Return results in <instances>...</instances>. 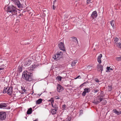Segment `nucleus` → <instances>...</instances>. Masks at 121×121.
<instances>
[{
    "label": "nucleus",
    "mask_w": 121,
    "mask_h": 121,
    "mask_svg": "<svg viewBox=\"0 0 121 121\" xmlns=\"http://www.w3.org/2000/svg\"><path fill=\"white\" fill-rule=\"evenodd\" d=\"M7 11L8 13H9L12 15H16L17 13V10L13 6L8 7L7 8Z\"/></svg>",
    "instance_id": "obj_1"
},
{
    "label": "nucleus",
    "mask_w": 121,
    "mask_h": 121,
    "mask_svg": "<svg viewBox=\"0 0 121 121\" xmlns=\"http://www.w3.org/2000/svg\"><path fill=\"white\" fill-rule=\"evenodd\" d=\"M31 73H30L27 71H24L22 73V76L23 79L29 81L32 80V77L31 75H29L31 74Z\"/></svg>",
    "instance_id": "obj_2"
},
{
    "label": "nucleus",
    "mask_w": 121,
    "mask_h": 121,
    "mask_svg": "<svg viewBox=\"0 0 121 121\" xmlns=\"http://www.w3.org/2000/svg\"><path fill=\"white\" fill-rule=\"evenodd\" d=\"M13 91V87H5L4 88L3 93H7L8 95H11L12 94Z\"/></svg>",
    "instance_id": "obj_3"
},
{
    "label": "nucleus",
    "mask_w": 121,
    "mask_h": 121,
    "mask_svg": "<svg viewBox=\"0 0 121 121\" xmlns=\"http://www.w3.org/2000/svg\"><path fill=\"white\" fill-rule=\"evenodd\" d=\"M62 54V52H58V53L54 55L53 56V58L55 60H58L62 57H63Z\"/></svg>",
    "instance_id": "obj_4"
},
{
    "label": "nucleus",
    "mask_w": 121,
    "mask_h": 121,
    "mask_svg": "<svg viewBox=\"0 0 121 121\" xmlns=\"http://www.w3.org/2000/svg\"><path fill=\"white\" fill-rule=\"evenodd\" d=\"M6 117V114L5 112H0V120H2L5 119Z\"/></svg>",
    "instance_id": "obj_5"
},
{
    "label": "nucleus",
    "mask_w": 121,
    "mask_h": 121,
    "mask_svg": "<svg viewBox=\"0 0 121 121\" xmlns=\"http://www.w3.org/2000/svg\"><path fill=\"white\" fill-rule=\"evenodd\" d=\"M49 101H51L52 106L53 108L54 109L57 110L58 108L57 104H55L54 105V100H53V98H51L50 100H49Z\"/></svg>",
    "instance_id": "obj_6"
},
{
    "label": "nucleus",
    "mask_w": 121,
    "mask_h": 121,
    "mask_svg": "<svg viewBox=\"0 0 121 121\" xmlns=\"http://www.w3.org/2000/svg\"><path fill=\"white\" fill-rule=\"evenodd\" d=\"M58 47L60 49L63 51H65L64 43H63L59 42L58 44Z\"/></svg>",
    "instance_id": "obj_7"
},
{
    "label": "nucleus",
    "mask_w": 121,
    "mask_h": 121,
    "mask_svg": "<svg viewBox=\"0 0 121 121\" xmlns=\"http://www.w3.org/2000/svg\"><path fill=\"white\" fill-rule=\"evenodd\" d=\"M15 4L17 5L19 8H21L22 7L21 4L20 3L19 1L18 0H12Z\"/></svg>",
    "instance_id": "obj_8"
},
{
    "label": "nucleus",
    "mask_w": 121,
    "mask_h": 121,
    "mask_svg": "<svg viewBox=\"0 0 121 121\" xmlns=\"http://www.w3.org/2000/svg\"><path fill=\"white\" fill-rule=\"evenodd\" d=\"M29 58H27L26 60L24 62V65L26 66L30 65L31 62V60Z\"/></svg>",
    "instance_id": "obj_9"
},
{
    "label": "nucleus",
    "mask_w": 121,
    "mask_h": 121,
    "mask_svg": "<svg viewBox=\"0 0 121 121\" xmlns=\"http://www.w3.org/2000/svg\"><path fill=\"white\" fill-rule=\"evenodd\" d=\"M103 96H99L98 97V100H99V102L100 103L102 101H103L104 103H103V104H105L106 103V101L105 100L103 99Z\"/></svg>",
    "instance_id": "obj_10"
},
{
    "label": "nucleus",
    "mask_w": 121,
    "mask_h": 121,
    "mask_svg": "<svg viewBox=\"0 0 121 121\" xmlns=\"http://www.w3.org/2000/svg\"><path fill=\"white\" fill-rule=\"evenodd\" d=\"M103 66L99 64L97 65V69L98 71H101V73H102V71L103 70Z\"/></svg>",
    "instance_id": "obj_11"
},
{
    "label": "nucleus",
    "mask_w": 121,
    "mask_h": 121,
    "mask_svg": "<svg viewBox=\"0 0 121 121\" xmlns=\"http://www.w3.org/2000/svg\"><path fill=\"white\" fill-rule=\"evenodd\" d=\"M97 15V13L96 11H94L91 14V17L93 19L95 18Z\"/></svg>",
    "instance_id": "obj_12"
},
{
    "label": "nucleus",
    "mask_w": 121,
    "mask_h": 121,
    "mask_svg": "<svg viewBox=\"0 0 121 121\" xmlns=\"http://www.w3.org/2000/svg\"><path fill=\"white\" fill-rule=\"evenodd\" d=\"M57 91L59 92L63 90V87L60 85L58 84L57 87Z\"/></svg>",
    "instance_id": "obj_13"
},
{
    "label": "nucleus",
    "mask_w": 121,
    "mask_h": 121,
    "mask_svg": "<svg viewBox=\"0 0 121 121\" xmlns=\"http://www.w3.org/2000/svg\"><path fill=\"white\" fill-rule=\"evenodd\" d=\"M7 106V105L6 103H2L0 104V108H4Z\"/></svg>",
    "instance_id": "obj_14"
},
{
    "label": "nucleus",
    "mask_w": 121,
    "mask_h": 121,
    "mask_svg": "<svg viewBox=\"0 0 121 121\" xmlns=\"http://www.w3.org/2000/svg\"><path fill=\"white\" fill-rule=\"evenodd\" d=\"M35 67V65H33L32 66L28 68V70L30 72H32L34 70V69Z\"/></svg>",
    "instance_id": "obj_15"
},
{
    "label": "nucleus",
    "mask_w": 121,
    "mask_h": 121,
    "mask_svg": "<svg viewBox=\"0 0 121 121\" xmlns=\"http://www.w3.org/2000/svg\"><path fill=\"white\" fill-rule=\"evenodd\" d=\"M102 57V55L101 54H100L98 56L97 58V61L99 64L101 63V58Z\"/></svg>",
    "instance_id": "obj_16"
},
{
    "label": "nucleus",
    "mask_w": 121,
    "mask_h": 121,
    "mask_svg": "<svg viewBox=\"0 0 121 121\" xmlns=\"http://www.w3.org/2000/svg\"><path fill=\"white\" fill-rule=\"evenodd\" d=\"M57 110L56 109H52L51 110V112L52 115L55 114L56 113Z\"/></svg>",
    "instance_id": "obj_17"
},
{
    "label": "nucleus",
    "mask_w": 121,
    "mask_h": 121,
    "mask_svg": "<svg viewBox=\"0 0 121 121\" xmlns=\"http://www.w3.org/2000/svg\"><path fill=\"white\" fill-rule=\"evenodd\" d=\"M106 69L107 70L106 71V72H110L111 70H112L113 69L110 66L109 67L108 66L106 68Z\"/></svg>",
    "instance_id": "obj_18"
},
{
    "label": "nucleus",
    "mask_w": 121,
    "mask_h": 121,
    "mask_svg": "<svg viewBox=\"0 0 121 121\" xmlns=\"http://www.w3.org/2000/svg\"><path fill=\"white\" fill-rule=\"evenodd\" d=\"M32 109L31 108H30L28 109L27 111V113L28 114H31L32 112Z\"/></svg>",
    "instance_id": "obj_19"
},
{
    "label": "nucleus",
    "mask_w": 121,
    "mask_h": 121,
    "mask_svg": "<svg viewBox=\"0 0 121 121\" xmlns=\"http://www.w3.org/2000/svg\"><path fill=\"white\" fill-rule=\"evenodd\" d=\"M42 100V99L40 98L36 101V103L37 104H39L41 103Z\"/></svg>",
    "instance_id": "obj_20"
},
{
    "label": "nucleus",
    "mask_w": 121,
    "mask_h": 121,
    "mask_svg": "<svg viewBox=\"0 0 121 121\" xmlns=\"http://www.w3.org/2000/svg\"><path fill=\"white\" fill-rule=\"evenodd\" d=\"M72 39V41L74 42L75 43L77 42V43L78 42V41L77 39L76 38L73 37L71 38Z\"/></svg>",
    "instance_id": "obj_21"
},
{
    "label": "nucleus",
    "mask_w": 121,
    "mask_h": 121,
    "mask_svg": "<svg viewBox=\"0 0 121 121\" xmlns=\"http://www.w3.org/2000/svg\"><path fill=\"white\" fill-rule=\"evenodd\" d=\"M117 47L119 48H121V43L120 42H118L115 44Z\"/></svg>",
    "instance_id": "obj_22"
},
{
    "label": "nucleus",
    "mask_w": 121,
    "mask_h": 121,
    "mask_svg": "<svg viewBox=\"0 0 121 121\" xmlns=\"http://www.w3.org/2000/svg\"><path fill=\"white\" fill-rule=\"evenodd\" d=\"M90 89L89 88H85L84 89V91L86 93L89 92L90 91Z\"/></svg>",
    "instance_id": "obj_23"
},
{
    "label": "nucleus",
    "mask_w": 121,
    "mask_h": 121,
    "mask_svg": "<svg viewBox=\"0 0 121 121\" xmlns=\"http://www.w3.org/2000/svg\"><path fill=\"white\" fill-rule=\"evenodd\" d=\"M77 62V60H75L73 61L71 64L72 66H74Z\"/></svg>",
    "instance_id": "obj_24"
},
{
    "label": "nucleus",
    "mask_w": 121,
    "mask_h": 121,
    "mask_svg": "<svg viewBox=\"0 0 121 121\" xmlns=\"http://www.w3.org/2000/svg\"><path fill=\"white\" fill-rule=\"evenodd\" d=\"M62 77L60 76H58L56 77V79L58 81H60Z\"/></svg>",
    "instance_id": "obj_25"
},
{
    "label": "nucleus",
    "mask_w": 121,
    "mask_h": 121,
    "mask_svg": "<svg viewBox=\"0 0 121 121\" xmlns=\"http://www.w3.org/2000/svg\"><path fill=\"white\" fill-rule=\"evenodd\" d=\"M114 41L115 42V43L116 44L117 43H118V41L119 40V39L117 38H114Z\"/></svg>",
    "instance_id": "obj_26"
},
{
    "label": "nucleus",
    "mask_w": 121,
    "mask_h": 121,
    "mask_svg": "<svg viewBox=\"0 0 121 121\" xmlns=\"http://www.w3.org/2000/svg\"><path fill=\"white\" fill-rule=\"evenodd\" d=\"M116 60L117 61H121V56L119 57H116Z\"/></svg>",
    "instance_id": "obj_27"
},
{
    "label": "nucleus",
    "mask_w": 121,
    "mask_h": 121,
    "mask_svg": "<svg viewBox=\"0 0 121 121\" xmlns=\"http://www.w3.org/2000/svg\"><path fill=\"white\" fill-rule=\"evenodd\" d=\"M111 25L112 27H113L114 26V24L115 23V22L113 20H112L110 22Z\"/></svg>",
    "instance_id": "obj_28"
},
{
    "label": "nucleus",
    "mask_w": 121,
    "mask_h": 121,
    "mask_svg": "<svg viewBox=\"0 0 121 121\" xmlns=\"http://www.w3.org/2000/svg\"><path fill=\"white\" fill-rule=\"evenodd\" d=\"M108 90L109 91H111L112 90V86L110 85V86H108Z\"/></svg>",
    "instance_id": "obj_29"
},
{
    "label": "nucleus",
    "mask_w": 121,
    "mask_h": 121,
    "mask_svg": "<svg viewBox=\"0 0 121 121\" xmlns=\"http://www.w3.org/2000/svg\"><path fill=\"white\" fill-rule=\"evenodd\" d=\"M21 89L22 91L24 92H26V90L25 89V87H24L21 86Z\"/></svg>",
    "instance_id": "obj_30"
},
{
    "label": "nucleus",
    "mask_w": 121,
    "mask_h": 121,
    "mask_svg": "<svg viewBox=\"0 0 121 121\" xmlns=\"http://www.w3.org/2000/svg\"><path fill=\"white\" fill-rule=\"evenodd\" d=\"M87 68L89 69H90V70H91L92 69V66H88L87 67Z\"/></svg>",
    "instance_id": "obj_31"
},
{
    "label": "nucleus",
    "mask_w": 121,
    "mask_h": 121,
    "mask_svg": "<svg viewBox=\"0 0 121 121\" xmlns=\"http://www.w3.org/2000/svg\"><path fill=\"white\" fill-rule=\"evenodd\" d=\"M93 103L95 104H97L100 103L99 102V101H94Z\"/></svg>",
    "instance_id": "obj_32"
},
{
    "label": "nucleus",
    "mask_w": 121,
    "mask_h": 121,
    "mask_svg": "<svg viewBox=\"0 0 121 121\" xmlns=\"http://www.w3.org/2000/svg\"><path fill=\"white\" fill-rule=\"evenodd\" d=\"M113 112L115 113L116 114H117V113L118 112V111L116 109H115L114 110H113Z\"/></svg>",
    "instance_id": "obj_33"
},
{
    "label": "nucleus",
    "mask_w": 121,
    "mask_h": 121,
    "mask_svg": "<svg viewBox=\"0 0 121 121\" xmlns=\"http://www.w3.org/2000/svg\"><path fill=\"white\" fill-rule=\"evenodd\" d=\"M86 93L84 91L82 93V96H84L86 95Z\"/></svg>",
    "instance_id": "obj_34"
},
{
    "label": "nucleus",
    "mask_w": 121,
    "mask_h": 121,
    "mask_svg": "<svg viewBox=\"0 0 121 121\" xmlns=\"http://www.w3.org/2000/svg\"><path fill=\"white\" fill-rule=\"evenodd\" d=\"M57 5H53L52 6V9L53 10H55L56 8V6Z\"/></svg>",
    "instance_id": "obj_35"
},
{
    "label": "nucleus",
    "mask_w": 121,
    "mask_h": 121,
    "mask_svg": "<svg viewBox=\"0 0 121 121\" xmlns=\"http://www.w3.org/2000/svg\"><path fill=\"white\" fill-rule=\"evenodd\" d=\"M94 92L95 93H96L99 91V90L97 89H95L94 91Z\"/></svg>",
    "instance_id": "obj_36"
},
{
    "label": "nucleus",
    "mask_w": 121,
    "mask_h": 121,
    "mask_svg": "<svg viewBox=\"0 0 121 121\" xmlns=\"http://www.w3.org/2000/svg\"><path fill=\"white\" fill-rule=\"evenodd\" d=\"M95 82H99V79H97V78H95Z\"/></svg>",
    "instance_id": "obj_37"
},
{
    "label": "nucleus",
    "mask_w": 121,
    "mask_h": 121,
    "mask_svg": "<svg viewBox=\"0 0 121 121\" xmlns=\"http://www.w3.org/2000/svg\"><path fill=\"white\" fill-rule=\"evenodd\" d=\"M66 107V105L65 104H64L63 105L62 108L63 109H64Z\"/></svg>",
    "instance_id": "obj_38"
},
{
    "label": "nucleus",
    "mask_w": 121,
    "mask_h": 121,
    "mask_svg": "<svg viewBox=\"0 0 121 121\" xmlns=\"http://www.w3.org/2000/svg\"><path fill=\"white\" fill-rule=\"evenodd\" d=\"M80 77H81V76H80V75H79V76H78L77 77H76L75 79H77L78 78H81Z\"/></svg>",
    "instance_id": "obj_39"
},
{
    "label": "nucleus",
    "mask_w": 121,
    "mask_h": 121,
    "mask_svg": "<svg viewBox=\"0 0 121 121\" xmlns=\"http://www.w3.org/2000/svg\"><path fill=\"white\" fill-rule=\"evenodd\" d=\"M55 98L56 99H60V98H59V97L57 96H55Z\"/></svg>",
    "instance_id": "obj_40"
},
{
    "label": "nucleus",
    "mask_w": 121,
    "mask_h": 121,
    "mask_svg": "<svg viewBox=\"0 0 121 121\" xmlns=\"http://www.w3.org/2000/svg\"><path fill=\"white\" fill-rule=\"evenodd\" d=\"M117 113V114L118 115L121 114V112H119L118 111Z\"/></svg>",
    "instance_id": "obj_41"
},
{
    "label": "nucleus",
    "mask_w": 121,
    "mask_h": 121,
    "mask_svg": "<svg viewBox=\"0 0 121 121\" xmlns=\"http://www.w3.org/2000/svg\"><path fill=\"white\" fill-rule=\"evenodd\" d=\"M84 84H83V83L80 86V87H82L83 86H84Z\"/></svg>",
    "instance_id": "obj_42"
},
{
    "label": "nucleus",
    "mask_w": 121,
    "mask_h": 121,
    "mask_svg": "<svg viewBox=\"0 0 121 121\" xmlns=\"http://www.w3.org/2000/svg\"><path fill=\"white\" fill-rule=\"evenodd\" d=\"M70 120L69 118H67V121H70Z\"/></svg>",
    "instance_id": "obj_43"
},
{
    "label": "nucleus",
    "mask_w": 121,
    "mask_h": 121,
    "mask_svg": "<svg viewBox=\"0 0 121 121\" xmlns=\"http://www.w3.org/2000/svg\"><path fill=\"white\" fill-rule=\"evenodd\" d=\"M88 82H84L83 83V84H86L87 83H88Z\"/></svg>",
    "instance_id": "obj_44"
},
{
    "label": "nucleus",
    "mask_w": 121,
    "mask_h": 121,
    "mask_svg": "<svg viewBox=\"0 0 121 121\" xmlns=\"http://www.w3.org/2000/svg\"><path fill=\"white\" fill-rule=\"evenodd\" d=\"M90 0H87V4H88L89 3V2H90Z\"/></svg>",
    "instance_id": "obj_45"
},
{
    "label": "nucleus",
    "mask_w": 121,
    "mask_h": 121,
    "mask_svg": "<svg viewBox=\"0 0 121 121\" xmlns=\"http://www.w3.org/2000/svg\"><path fill=\"white\" fill-rule=\"evenodd\" d=\"M56 0H55L54 1H53V5H54V3H56Z\"/></svg>",
    "instance_id": "obj_46"
},
{
    "label": "nucleus",
    "mask_w": 121,
    "mask_h": 121,
    "mask_svg": "<svg viewBox=\"0 0 121 121\" xmlns=\"http://www.w3.org/2000/svg\"><path fill=\"white\" fill-rule=\"evenodd\" d=\"M82 110H81L80 111V113H82Z\"/></svg>",
    "instance_id": "obj_47"
},
{
    "label": "nucleus",
    "mask_w": 121,
    "mask_h": 121,
    "mask_svg": "<svg viewBox=\"0 0 121 121\" xmlns=\"http://www.w3.org/2000/svg\"><path fill=\"white\" fill-rule=\"evenodd\" d=\"M34 121H38V119H36Z\"/></svg>",
    "instance_id": "obj_48"
},
{
    "label": "nucleus",
    "mask_w": 121,
    "mask_h": 121,
    "mask_svg": "<svg viewBox=\"0 0 121 121\" xmlns=\"http://www.w3.org/2000/svg\"><path fill=\"white\" fill-rule=\"evenodd\" d=\"M4 68H0V71L1 70H3V69Z\"/></svg>",
    "instance_id": "obj_49"
},
{
    "label": "nucleus",
    "mask_w": 121,
    "mask_h": 121,
    "mask_svg": "<svg viewBox=\"0 0 121 121\" xmlns=\"http://www.w3.org/2000/svg\"><path fill=\"white\" fill-rule=\"evenodd\" d=\"M57 4H56V3H54V5H57Z\"/></svg>",
    "instance_id": "obj_50"
},
{
    "label": "nucleus",
    "mask_w": 121,
    "mask_h": 121,
    "mask_svg": "<svg viewBox=\"0 0 121 121\" xmlns=\"http://www.w3.org/2000/svg\"><path fill=\"white\" fill-rule=\"evenodd\" d=\"M65 75V76H66V74L65 73L64 74Z\"/></svg>",
    "instance_id": "obj_51"
},
{
    "label": "nucleus",
    "mask_w": 121,
    "mask_h": 121,
    "mask_svg": "<svg viewBox=\"0 0 121 121\" xmlns=\"http://www.w3.org/2000/svg\"><path fill=\"white\" fill-rule=\"evenodd\" d=\"M41 94L40 95H39V96H40L41 95Z\"/></svg>",
    "instance_id": "obj_52"
}]
</instances>
